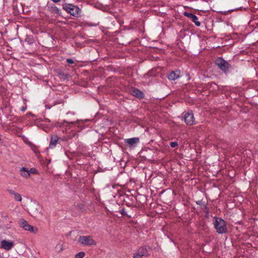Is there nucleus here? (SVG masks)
<instances>
[{"label": "nucleus", "instance_id": "obj_23", "mask_svg": "<svg viewBox=\"0 0 258 258\" xmlns=\"http://www.w3.org/2000/svg\"><path fill=\"white\" fill-rule=\"evenodd\" d=\"M8 191L10 193V194L13 196L15 194H16V192L12 189H9L8 190Z\"/></svg>", "mask_w": 258, "mask_h": 258}, {"label": "nucleus", "instance_id": "obj_13", "mask_svg": "<svg viewBox=\"0 0 258 258\" xmlns=\"http://www.w3.org/2000/svg\"><path fill=\"white\" fill-rule=\"evenodd\" d=\"M20 174L23 177L26 178H27L30 176L29 170L25 167H23L21 169Z\"/></svg>", "mask_w": 258, "mask_h": 258}, {"label": "nucleus", "instance_id": "obj_8", "mask_svg": "<svg viewBox=\"0 0 258 258\" xmlns=\"http://www.w3.org/2000/svg\"><path fill=\"white\" fill-rule=\"evenodd\" d=\"M14 243L12 241L3 240L1 242V247L6 250H10L13 246Z\"/></svg>", "mask_w": 258, "mask_h": 258}, {"label": "nucleus", "instance_id": "obj_12", "mask_svg": "<svg viewBox=\"0 0 258 258\" xmlns=\"http://www.w3.org/2000/svg\"><path fill=\"white\" fill-rule=\"evenodd\" d=\"M132 93L134 96L139 98H142L144 97L143 92L137 89H133L132 91Z\"/></svg>", "mask_w": 258, "mask_h": 258}, {"label": "nucleus", "instance_id": "obj_10", "mask_svg": "<svg viewBox=\"0 0 258 258\" xmlns=\"http://www.w3.org/2000/svg\"><path fill=\"white\" fill-rule=\"evenodd\" d=\"M180 75L179 71H171L168 75L167 77L170 80H175Z\"/></svg>", "mask_w": 258, "mask_h": 258}, {"label": "nucleus", "instance_id": "obj_5", "mask_svg": "<svg viewBox=\"0 0 258 258\" xmlns=\"http://www.w3.org/2000/svg\"><path fill=\"white\" fill-rule=\"evenodd\" d=\"M184 121L186 124L192 125L195 124L196 120L194 114L191 112H187L184 114Z\"/></svg>", "mask_w": 258, "mask_h": 258}, {"label": "nucleus", "instance_id": "obj_16", "mask_svg": "<svg viewBox=\"0 0 258 258\" xmlns=\"http://www.w3.org/2000/svg\"><path fill=\"white\" fill-rule=\"evenodd\" d=\"M14 197L16 201H18L19 202L22 201V199L21 196L19 194L16 192V194H15L14 195Z\"/></svg>", "mask_w": 258, "mask_h": 258}, {"label": "nucleus", "instance_id": "obj_18", "mask_svg": "<svg viewBox=\"0 0 258 258\" xmlns=\"http://www.w3.org/2000/svg\"><path fill=\"white\" fill-rule=\"evenodd\" d=\"M85 255L84 252H80L75 255V258H83Z\"/></svg>", "mask_w": 258, "mask_h": 258}, {"label": "nucleus", "instance_id": "obj_7", "mask_svg": "<svg viewBox=\"0 0 258 258\" xmlns=\"http://www.w3.org/2000/svg\"><path fill=\"white\" fill-rule=\"evenodd\" d=\"M20 226L24 229L25 230H28L32 232L34 231V227L30 225L24 219H22L19 221Z\"/></svg>", "mask_w": 258, "mask_h": 258}, {"label": "nucleus", "instance_id": "obj_17", "mask_svg": "<svg viewBox=\"0 0 258 258\" xmlns=\"http://www.w3.org/2000/svg\"><path fill=\"white\" fill-rule=\"evenodd\" d=\"M183 15L184 16L187 17V18H189L190 20L191 19H192V18L194 17V14H192V13H188V12H185L184 13H183Z\"/></svg>", "mask_w": 258, "mask_h": 258}, {"label": "nucleus", "instance_id": "obj_4", "mask_svg": "<svg viewBox=\"0 0 258 258\" xmlns=\"http://www.w3.org/2000/svg\"><path fill=\"white\" fill-rule=\"evenodd\" d=\"M215 63L219 68L225 73L227 72L230 67V65L228 62L221 57L217 58L215 60Z\"/></svg>", "mask_w": 258, "mask_h": 258}, {"label": "nucleus", "instance_id": "obj_19", "mask_svg": "<svg viewBox=\"0 0 258 258\" xmlns=\"http://www.w3.org/2000/svg\"><path fill=\"white\" fill-rule=\"evenodd\" d=\"M32 150L34 152V153L36 154H37V153H39V151H38V150L37 148L35 145H33L32 147Z\"/></svg>", "mask_w": 258, "mask_h": 258}, {"label": "nucleus", "instance_id": "obj_1", "mask_svg": "<svg viewBox=\"0 0 258 258\" xmlns=\"http://www.w3.org/2000/svg\"><path fill=\"white\" fill-rule=\"evenodd\" d=\"M214 226L218 233H226L227 228L225 221L220 218L215 217Z\"/></svg>", "mask_w": 258, "mask_h": 258}, {"label": "nucleus", "instance_id": "obj_3", "mask_svg": "<svg viewBox=\"0 0 258 258\" xmlns=\"http://www.w3.org/2000/svg\"><path fill=\"white\" fill-rule=\"evenodd\" d=\"M78 241L81 244L85 245H95L96 242L93 239L92 236H81L78 239Z\"/></svg>", "mask_w": 258, "mask_h": 258}, {"label": "nucleus", "instance_id": "obj_9", "mask_svg": "<svg viewBox=\"0 0 258 258\" xmlns=\"http://www.w3.org/2000/svg\"><path fill=\"white\" fill-rule=\"evenodd\" d=\"M139 142L138 138H133L131 139H125L124 140L125 143L127 144L130 147H135V145Z\"/></svg>", "mask_w": 258, "mask_h": 258}, {"label": "nucleus", "instance_id": "obj_6", "mask_svg": "<svg viewBox=\"0 0 258 258\" xmlns=\"http://www.w3.org/2000/svg\"><path fill=\"white\" fill-rule=\"evenodd\" d=\"M152 251L151 247L143 246L139 248L137 252L143 257H148L150 255Z\"/></svg>", "mask_w": 258, "mask_h": 258}, {"label": "nucleus", "instance_id": "obj_11", "mask_svg": "<svg viewBox=\"0 0 258 258\" xmlns=\"http://www.w3.org/2000/svg\"><path fill=\"white\" fill-rule=\"evenodd\" d=\"M58 141V137L56 135H53L51 137L49 147H55Z\"/></svg>", "mask_w": 258, "mask_h": 258}, {"label": "nucleus", "instance_id": "obj_20", "mask_svg": "<svg viewBox=\"0 0 258 258\" xmlns=\"http://www.w3.org/2000/svg\"><path fill=\"white\" fill-rule=\"evenodd\" d=\"M178 146V143L176 142H172L170 143V146L172 148H174Z\"/></svg>", "mask_w": 258, "mask_h": 258}, {"label": "nucleus", "instance_id": "obj_22", "mask_svg": "<svg viewBox=\"0 0 258 258\" xmlns=\"http://www.w3.org/2000/svg\"><path fill=\"white\" fill-rule=\"evenodd\" d=\"M66 61L68 63H70V64H73L74 62V60L71 58H67Z\"/></svg>", "mask_w": 258, "mask_h": 258}, {"label": "nucleus", "instance_id": "obj_14", "mask_svg": "<svg viewBox=\"0 0 258 258\" xmlns=\"http://www.w3.org/2000/svg\"><path fill=\"white\" fill-rule=\"evenodd\" d=\"M50 12L53 14H58L59 12V9L55 6L51 7L50 8Z\"/></svg>", "mask_w": 258, "mask_h": 258}, {"label": "nucleus", "instance_id": "obj_2", "mask_svg": "<svg viewBox=\"0 0 258 258\" xmlns=\"http://www.w3.org/2000/svg\"><path fill=\"white\" fill-rule=\"evenodd\" d=\"M63 8L73 16L78 17L80 16L81 10L75 6L71 4H66L63 6Z\"/></svg>", "mask_w": 258, "mask_h": 258}, {"label": "nucleus", "instance_id": "obj_24", "mask_svg": "<svg viewBox=\"0 0 258 258\" xmlns=\"http://www.w3.org/2000/svg\"><path fill=\"white\" fill-rule=\"evenodd\" d=\"M34 170V169L33 168H31V170H30V171H29L30 173V172H31V173H33V170Z\"/></svg>", "mask_w": 258, "mask_h": 258}, {"label": "nucleus", "instance_id": "obj_15", "mask_svg": "<svg viewBox=\"0 0 258 258\" xmlns=\"http://www.w3.org/2000/svg\"><path fill=\"white\" fill-rule=\"evenodd\" d=\"M198 18L195 15H194L192 19L191 20L195 23V25L197 26H200L201 25V23L198 21Z\"/></svg>", "mask_w": 258, "mask_h": 258}, {"label": "nucleus", "instance_id": "obj_21", "mask_svg": "<svg viewBox=\"0 0 258 258\" xmlns=\"http://www.w3.org/2000/svg\"><path fill=\"white\" fill-rule=\"evenodd\" d=\"M133 258H143V256H141V254H140V253H139L138 252L137 253L134 255V257Z\"/></svg>", "mask_w": 258, "mask_h": 258}]
</instances>
